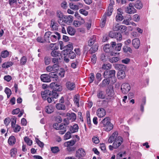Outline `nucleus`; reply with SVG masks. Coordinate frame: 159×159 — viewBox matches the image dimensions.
I'll use <instances>...</instances> for the list:
<instances>
[{"instance_id": "1", "label": "nucleus", "mask_w": 159, "mask_h": 159, "mask_svg": "<svg viewBox=\"0 0 159 159\" xmlns=\"http://www.w3.org/2000/svg\"><path fill=\"white\" fill-rule=\"evenodd\" d=\"M51 88V90L48 89L45 90L41 92V95L43 98L45 99L48 96L52 95L55 98H56L58 96L57 92H60L62 90L61 86L55 83H52L50 84Z\"/></svg>"}, {"instance_id": "2", "label": "nucleus", "mask_w": 159, "mask_h": 159, "mask_svg": "<svg viewBox=\"0 0 159 159\" xmlns=\"http://www.w3.org/2000/svg\"><path fill=\"white\" fill-rule=\"evenodd\" d=\"M102 127H104L103 129L107 131H109L113 128V125L110 121L109 117H106L103 119L100 122Z\"/></svg>"}, {"instance_id": "3", "label": "nucleus", "mask_w": 159, "mask_h": 159, "mask_svg": "<svg viewBox=\"0 0 159 159\" xmlns=\"http://www.w3.org/2000/svg\"><path fill=\"white\" fill-rule=\"evenodd\" d=\"M110 37L111 39H115L116 40H121L122 35L120 33L115 32L114 33L112 31H110L108 36L107 34H105L103 36V40H108Z\"/></svg>"}, {"instance_id": "4", "label": "nucleus", "mask_w": 159, "mask_h": 159, "mask_svg": "<svg viewBox=\"0 0 159 159\" xmlns=\"http://www.w3.org/2000/svg\"><path fill=\"white\" fill-rule=\"evenodd\" d=\"M111 46L109 44H107L104 46L103 49L104 51L107 53H110L111 56H115L116 53L113 52L114 48L116 45V43L112 42L111 43Z\"/></svg>"}, {"instance_id": "5", "label": "nucleus", "mask_w": 159, "mask_h": 159, "mask_svg": "<svg viewBox=\"0 0 159 159\" xmlns=\"http://www.w3.org/2000/svg\"><path fill=\"white\" fill-rule=\"evenodd\" d=\"M56 35L52 34V33L50 31H48L45 33L44 34L45 40H54L57 39L59 40L61 38L60 34L57 32L55 34Z\"/></svg>"}, {"instance_id": "6", "label": "nucleus", "mask_w": 159, "mask_h": 159, "mask_svg": "<svg viewBox=\"0 0 159 159\" xmlns=\"http://www.w3.org/2000/svg\"><path fill=\"white\" fill-rule=\"evenodd\" d=\"M134 4L132 3H130L129 4V6L125 7V11L129 14H133L136 12V10L134 7Z\"/></svg>"}, {"instance_id": "7", "label": "nucleus", "mask_w": 159, "mask_h": 159, "mask_svg": "<svg viewBox=\"0 0 159 159\" xmlns=\"http://www.w3.org/2000/svg\"><path fill=\"white\" fill-rule=\"evenodd\" d=\"M53 73V75L54 76L56 75V74H54V72H51L50 73L49 75L48 74H43L41 75L40 79L41 81L44 82H49L51 81L50 79V76H51V75Z\"/></svg>"}, {"instance_id": "8", "label": "nucleus", "mask_w": 159, "mask_h": 159, "mask_svg": "<svg viewBox=\"0 0 159 159\" xmlns=\"http://www.w3.org/2000/svg\"><path fill=\"white\" fill-rule=\"evenodd\" d=\"M123 139L120 136L117 137L115 138L114 142L113 143L115 148H116L120 145L123 142Z\"/></svg>"}, {"instance_id": "9", "label": "nucleus", "mask_w": 159, "mask_h": 159, "mask_svg": "<svg viewBox=\"0 0 159 159\" xmlns=\"http://www.w3.org/2000/svg\"><path fill=\"white\" fill-rule=\"evenodd\" d=\"M130 86L128 83L123 84L121 87V90L122 93L124 94H126L129 91Z\"/></svg>"}, {"instance_id": "10", "label": "nucleus", "mask_w": 159, "mask_h": 159, "mask_svg": "<svg viewBox=\"0 0 159 159\" xmlns=\"http://www.w3.org/2000/svg\"><path fill=\"white\" fill-rule=\"evenodd\" d=\"M115 73L116 71L114 70H105L103 76L104 78L110 79V78L114 76Z\"/></svg>"}, {"instance_id": "11", "label": "nucleus", "mask_w": 159, "mask_h": 159, "mask_svg": "<svg viewBox=\"0 0 159 159\" xmlns=\"http://www.w3.org/2000/svg\"><path fill=\"white\" fill-rule=\"evenodd\" d=\"M66 86L67 89L70 91L75 90V84L70 81H68L66 83Z\"/></svg>"}, {"instance_id": "12", "label": "nucleus", "mask_w": 159, "mask_h": 159, "mask_svg": "<svg viewBox=\"0 0 159 159\" xmlns=\"http://www.w3.org/2000/svg\"><path fill=\"white\" fill-rule=\"evenodd\" d=\"M96 113L98 117H102L106 115V112L104 109L103 108H99L97 110Z\"/></svg>"}, {"instance_id": "13", "label": "nucleus", "mask_w": 159, "mask_h": 159, "mask_svg": "<svg viewBox=\"0 0 159 159\" xmlns=\"http://www.w3.org/2000/svg\"><path fill=\"white\" fill-rule=\"evenodd\" d=\"M84 149L82 148H79L76 152V157H84L85 155Z\"/></svg>"}, {"instance_id": "14", "label": "nucleus", "mask_w": 159, "mask_h": 159, "mask_svg": "<svg viewBox=\"0 0 159 159\" xmlns=\"http://www.w3.org/2000/svg\"><path fill=\"white\" fill-rule=\"evenodd\" d=\"M110 82V79L106 78L102 80V82L99 84V86L101 88L106 87L109 84Z\"/></svg>"}, {"instance_id": "15", "label": "nucleus", "mask_w": 159, "mask_h": 159, "mask_svg": "<svg viewBox=\"0 0 159 159\" xmlns=\"http://www.w3.org/2000/svg\"><path fill=\"white\" fill-rule=\"evenodd\" d=\"M56 16L59 18L58 22L60 24H61L63 22V14L60 11H57L56 12Z\"/></svg>"}, {"instance_id": "16", "label": "nucleus", "mask_w": 159, "mask_h": 159, "mask_svg": "<svg viewBox=\"0 0 159 159\" xmlns=\"http://www.w3.org/2000/svg\"><path fill=\"white\" fill-rule=\"evenodd\" d=\"M117 78L119 79H122L125 77V71L122 70H120L117 73Z\"/></svg>"}, {"instance_id": "17", "label": "nucleus", "mask_w": 159, "mask_h": 159, "mask_svg": "<svg viewBox=\"0 0 159 159\" xmlns=\"http://www.w3.org/2000/svg\"><path fill=\"white\" fill-rule=\"evenodd\" d=\"M106 93L108 96H112L114 94V91L112 86L108 87L106 90Z\"/></svg>"}, {"instance_id": "18", "label": "nucleus", "mask_w": 159, "mask_h": 159, "mask_svg": "<svg viewBox=\"0 0 159 159\" xmlns=\"http://www.w3.org/2000/svg\"><path fill=\"white\" fill-rule=\"evenodd\" d=\"M45 111L46 113L51 114L54 111V107L52 105L50 104L46 107Z\"/></svg>"}, {"instance_id": "19", "label": "nucleus", "mask_w": 159, "mask_h": 159, "mask_svg": "<svg viewBox=\"0 0 159 159\" xmlns=\"http://www.w3.org/2000/svg\"><path fill=\"white\" fill-rule=\"evenodd\" d=\"M79 126L78 125L75 124L73 126H71L70 127V130L72 133L77 132L78 131Z\"/></svg>"}, {"instance_id": "20", "label": "nucleus", "mask_w": 159, "mask_h": 159, "mask_svg": "<svg viewBox=\"0 0 159 159\" xmlns=\"http://www.w3.org/2000/svg\"><path fill=\"white\" fill-rule=\"evenodd\" d=\"M58 24L54 20H52L51 21V28L52 30H57L58 29Z\"/></svg>"}, {"instance_id": "21", "label": "nucleus", "mask_w": 159, "mask_h": 159, "mask_svg": "<svg viewBox=\"0 0 159 159\" xmlns=\"http://www.w3.org/2000/svg\"><path fill=\"white\" fill-rule=\"evenodd\" d=\"M62 61V57H53L52 59V62L54 64H59Z\"/></svg>"}, {"instance_id": "22", "label": "nucleus", "mask_w": 159, "mask_h": 159, "mask_svg": "<svg viewBox=\"0 0 159 159\" xmlns=\"http://www.w3.org/2000/svg\"><path fill=\"white\" fill-rule=\"evenodd\" d=\"M118 135V133L117 132H114L112 135L109 137L108 140V142L109 143H112L115 140V138H116Z\"/></svg>"}, {"instance_id": "23", "label": "nucleus", "mask_w": 159, "mask_h": 159, "mask_svg": "<svg viewBox=\"0 0 159 159\" xmlns=\"http://www.w3.org/2000/svg\"><path fill=\"white\" fill-rule=\"evenodd\" d=\"M98 43H95L94 45L90 48L89 52L91 54L95 53L98 50Z\"/></svg>"}, {"instance_id": "24", "label": "nucleus", "mask_w": 159, "mask_h": 159, "mask_svg": "<svg viewBox=\"0 0 159 159\" xmlns=\"http://www.w3.org/2000/svg\"><path fill=\"white\" fill-rule=\"evenodd\" d=\"M51 56L54 57H62L61 54L59 51L53 50L51 53Z\"/></svg>"}, {"instance_id": "25", "label": "nucleus", "mask_w": 159, "mask_h": 159, "mask_svg": "<svg viewBox=\"0 0 159 159\" xmlns=\"http://www.w3.org/2000/svg\"><path fill=\"white\" fill-rule=\"evenodd\" d=\"M16 142L15 137L13 136H10L8 139V142L10 145L12 146L14 145Z\"/></svg>"}, {"instance_id": "26", "label": "nucleus", "mask_w": 159, "mask_h": 159, "mask_svg": "<svg viewBox=\"0 0 159 159\" xmlns=\"http://www.w3.org/2000/svg\"><path fill=\"white\" fill-rule=\"evenodd\" d=\"M56 108L58 110H65L66 109L65 106L61 103H57L56 104Z\"/></svg>"}, {"instance_id": "27", "label": "nucleus", "mask_w": 159, "mask_h": 159, "mask_svg": "<svg viewBox=\"0 0 159 159\" xmlns=\"http://www.w3.org/2000/svg\"><path fill=\"white\" fill-rule=\"evenodd\" d=\"M67 31L69 34L73 35L75 33V30L71 26H69L67 29Z\"/></svg>"}, {"instance_id": "28", "label": "nucleus", "mask_w": 159, "mask_h": 159, "mask_svg": "<svg viewBox=\"0 0 159 159\" xmlns=\"http://www.w3.org/2000/svg\"><path fill=\"white\" fill-rule=\"evenodd\" d=\"M76 142V141H75L73 140H71L70 141L66 142L64 143V145L65 147L68 146H72L74 145L75 143Z\"/></svg>"}, {"instance_id": "29", "label": "nucleus", "mask_w": 159, "mask_h": 159, "mask_svg": "<svg viewBox=\"0 0 159 159\" xmlns=\"http://www.w3.org/2000/svg\"><path fill=\"white\" fill-rule=\"evenodd\" d=\"M97 97L99 98L104 99L105 97V95L104 91L99 90L97 92Z\"/></svg>"}, {"instance_id": "30", "label": "nucleus", "mask_w": 159, "mask_h": 159, "mask_svg": "<svg viewBox=\"0 0 159 159\" xmlns=\"http://www.w3.org/2000/svg\"><path fill=\"white\" fill-rule=\"evenodd\" d=\"M134 6L137 9H140L143 7L142 4L139 0H138L135 2Z\"/></svg>"}, {"instance_id": "31", "label": "nucleus", "mask_w": 159, "mask_h": 159, "mask_svg": "<svg viewBox=\"0 0 159 159\" xmlns=\"http://www.w3.org/2000/svg\"><path fill=\"white\" fill-rule=\"evenodd\" d=\"M132 44L135 48H139L140 45V40H132Z\"/></svg>"}, {"instance_id": "32", "label": "nucleus", "mask_w": 159, "mask_h": 159, "mask_svg": "<svg viewBox=\"0 0 159 159\" xmlns=\"http://www.w3.org/2000/svg\"><path fill=\"white\" fill-rule=\"evenodd\" d=\"M73 20V16H69L65 18L64 22L67 24L71 23Z\"/></svg>"}, {"instance_id": "33", "label": "nucleus", "mask_w": 159, "mask_h": 159, "mask_svg": "<svg viewBox=\"0 0 159 159\" xmlns=\"http://www.w3.org/2000/svg\"><path fill=\"white\" fill-rule=\"evenodd\" d=\"M111 67V65L110 63H107V64H104L102 66V69L103 70H107L110 69Z\"/></svg>"}, {"instance_id": "34", "label": "nucleus", "mask_w": 159, "mask_h": 159, "mask_svg": "<svg viewBox=\"0 0 159 159\" xmlns=\"http://www.w3.org/2000/svg\"><path fill=\"white\" fill-rule=\"evenodd\" d=\"M70 8L73 10H77L79 9V6L78 4H75L72 2L70 3Z\"/></svg>"}, {"instance_id": "35", "label": "nucleus", "mask_w": 159, "mask_h": 159, "mask_svg": "<svg viewBox=\"0 0 159 159\" xmlns=\"http://www.w3.org/2000/svg\"><path fill=\"white\" fill-rule=\"evenodd\" d=\"M123 50L124 52L126 53H131L132 52V50L131 48L127 46H125L123 47Z\"/></svg>"}, {"instance_id": "36", "label": "nucleus", "mask_w": 159, "mask_h": 159, "mask_svg": "<svg viewBox=\"0 0 159 159\" xmlns=\"http://www.w3.org/2000/svg\"><path fill=\"white\" fill-rule=\"evenodd\" d=\"M80 97L78 95H75L74 97V101L75 103L78 107H79V101Z\"/></svg>"}, {"instance_id": "37", "label": "nucleus", "mask_w": 159, "mask_h": 159, "mask_svg": "<svg viewBox=\"0 0 159 159\" xmlns=\"http://www.w3.org/2000/svg\"><path fill=\"white\" fill-rule=\"evenodd\" d=\"M27 58L25 56L22 57L20 60V66L24 65L27 61Z\"/></svg>"}, {"instance_id": "38", "label": "nucleus", "mask_w": 159, "mask_h": 159, "mask_svg": "<svg viewBox=\"0 0 159 159\" xmlns=\"http://www.w3.org/2000/svg\"><path fill=\"white\" fill-rule=\"evenodd\" d=\"M24 141L29 146H31L32 143V141L28 137L25 136L24 138Z\"/></svg>"}, {"instance_id": "39", "label": "nucleus", "mask_w": 159, "mask_h": 159, "mask_svg": "<svg viewBox=\"0 0 159 159\" xmlns=\"http://www.w3.org/2000/svg\"><path fill=\"white\" fill-rule=\"evenodd\" d=\"M67 116H69L70 119L72 121H75L76 119V114L74 113H69L68 115H67Z\"/></svg>"}, {"instance_id": "40", "label": "nucleus", "mask_w": 159, "mask_h": 159, "mask_svg": "<svg viewBox=\"0 0 159 159\" xmlns=\"http://www.w3.org/2000/svg\"><path fill=\"white\" fill-rule=\"evenodd\" d=\"M109 59V61L112 63H115L119 60V58L118 57H113Z\"/></svg>"}, {"instance_id": "41", "label": "nucleus", "mask_w": 159, "mask_h": 159, "mask_svg": "<svg viewBox=\"0 0 159 159\" xmlns=\"http://www.w3.org/2000/svg\"><path fill=\"white\" fill-rule=\"evenodd\" d=\"M12 128L13 129V131L16 133H17L19 132L21 129L20 126L17 125L13 126Z\"/></svg>"}, {"instance_id": "42", "label": "nucleus", "mask_w": 159, "mask_h": 159, "mask_svg": "<svg viewBox=\"0 0 159 159\" xmlns=\"http://www.w3.org/2000/svg\"><path fill=\"white\" fill-rule=\"evenodd\" d=\"M1 56L3 58H5L8 57L9 55V52L7 50H5L1 52Z\"/></svg>"}, {"instance_id": "43", "label": "nucleus", "mask_w": 159, "mask_h": 159, "mask_svg": "<svg viewBox=\"0 0 159 159\" xmlns=\"http://www.w3.org/2000/svg\"><path fill=\"white\" fill-rule=\"evenodd\" d=\"M5 92L7 95V98H9L11 93V89L8 88H6Z\"/></svg>"}, {"instance_id": "44", "label": "nucleus", "mask_w": 159, "mask_h": 159, "mask_svg": "<svg viewBox=\"0 0 159 159\" xmlns=\"http://www.w3.org/2000/svg\"><path fill=\"white\" fill-rule=\"evenodd\" d=\"M44 61L46 65H48L50 63V58L48 56H46L44 58Z\"/></svg>"}, {"instance_id": "45", "label": "nucleus", "mask_w": 159, "mask_h": 159, "mask_svg": "<svg viewBox=\"0 0 159 159\" xmlns=\"http://www.w3.org/2000/svg\"><path fill=\"white\" fill-rule=\"evenodd\" d=\"M116 20L117 21H121L123 19V16L121 14H118L116 17Z\"/></svg>"}, {"instance_id": "46", "label": "nucleus", "mask_w": 159, "mask_h": 159, "mask_svg": "<svg viewBox=\"0 0 159 159\" xmlns=\"http://www.w3.org/2000/svg\"><path fill=\"white\" fill-rule=\"evenodd\" d=\"M10 153L11 157H15L17 153V149L16 148L11 149L10 151Z\"/></svg>"}, {"instance_id": "47", "label": "nucleus", "mask_w": 159, "mask_h": 159, "mask_svg": "<svg viewBox=\"0 0 159 159\" xmlns=\"http://www.w3.org/2000/svg\"><path fill=\"white\" fill-rule=\"evenodd\" d=\"M68 57L70 59H74L76 57V54L74 52L70 51L68 54Z\"/></svg>"}, {"instance_id": "48", "label": "nucleus", "mask_w": 159, "mask_h": 159, "mask_svg": "<svg viewBox=\"0 0 159 159\" xmlns=\"http://www.w3.org/2000/svg\"><path fill=\"white\" fill-rule=\"evenodd\" d=\"M51 150L52 152L55 153L58 152L59 151V149L58 147H54L51 148Z\"/></svg>"}, {"instance_id": "49", "label": "nucleus", "mask_w": 159, "mask_h": 159, "mask_svg": "<svg viewBox=\"0 0 159 159\" xmlns=\"http://www.w3.org/2000/svg\"><path fill=\"white\" fill-rule=\"evenodd\" d=\"M122 46V44L121 43L116 44L115 45V50L116 51H119L120 50Z\"/></svg>"}, {"instance_id": "50", "label": "nucleus", "mask_w": 159, "mask_h": 159, "mask_svg": "<svg viewBox=\"0 0 159 159\" xmlns=\"http://www.w3.org/2000/svg\"><path fill=\"white\" fill-rule=\"evenodd\" d=\"M35 141L37 143L40 147L42 148L43 147L44 145V143L40 141L37 138H35Z\"/></svg>"}, {"instance_id": "51", "label": "nucleus", "mask_w": 159, "mask_h": 159, "mask_svg": "<svg viewBox=\"0 0 159 159\" xmlns=\"http://www.w3.org/2000/svg\"><path fill=\"white\" fill-rule=\"evenodd\" d=\"M66 125L65 124H63V123H61L59 125L58 128H57V130L65 129L66 127Z\"/></svg>"}, {"instance_id": "52", "label": "nucleus", "mask_w": 159, "mask_h": 159, "mask_svg": "<svg viewBox=\"0 0 159 159\" xmlns=\"http://www.w3.org/2000/svg\"><path fill=\"white\" fill-rule=\"evenodd\" d=\"M59 64H54L52 66L53 70V71H56L59 69Z\"/></svg>"}, {"instance_id": "53", "label": "nucleus", "mask_w": 159, "mask_h": 159, "mask_svg": "<svg viewBox=\"0 0 159 159\" xmlns=\"http://www.w3.org/2000/svg\"><path fill=\"white\" fill-rule=\"evenodd\" d=\"M108 58V56L104 54H102L101 55V59L103 61H107Z\"/></svg>"}, {"instance_id": "54", "label": "nucleus", "mask_w": 159, "mask_h": 159, "mask_svg": "<svg viewBox=\"0 0 159 159\" xmlns=\"http://www.w3.org/2000/svg\"><path fill=\"white\" fill-rule=\"evenodd\" d=\"M71 138L70 133L69 132H67L64 135V138L65 140H67L70 139Z\"/></svg>"}, {"instance_id": "55", "label": "nucleus", "mask_w": 159, "mask_h": 159, "mask_svg": "<svg viewBox=\"0 0 159 159\" xmlns=\"http://www.w3.org/2000/svg\"><path fill=\"white\" fill-rule=\"evenodd\" d=\"M120 25L118 24L115 25L113 27V30L115 31L120 30Z\"/></svg>"}, {"instance_id": "56", "label": "nucleus", "mask_w": 159, "mask_h": 159, "mask_svg": "<svg viewBox=\"0 0 159 159\" xmlns=\"http://www.w3.org/2000/svg\"><path fill=\"white\" fill-rule=\"evenodd\" d=\"M47 100L48 102L50 103L52 102V101H54L53 99L54 98H55L54 97H53V96L52 95L51 96H48L46 97H47Z\"/></svg>"}, {"instance_id": "57", "label": "nucleus", "mask_w": 159, "mask_h": 159, "mask_svg": "<svg viewBox=\"0 0 159 159\" xmlns=\"http://www.w3.org/2000/svg\"><path fill=\"white\" fill-rule=\"evenodd\" d=\"M133 20L135 21L138 22L140 20L139 16L137 14H135L134 15Z\"/></svg>"}, {"instance_id": "58", "label": "nucleus", "mask_w": 159, "mask_h": 159, "mask_svg": "<svg viewBox=\"0 0 159 159\" xmlns=\"http://www.w3.org/2000/svg\"><path fill=\"white\" fill-rule=\"evenodd\" d=\"M127 28L126 26L123 25H120V30L121 32H125Z\"/></svg>"}, {"instance_id": "59", "label": "nucleus", "mask_w": 159, "mask_h": 159, "mask_svg": "<svg viewBox=\"0 0 159 159\" xmlns=\"http://www.w3.org/2000/svg\"><path fill=\"white\" fill-rule=\"evenodd\" d=\"M94 79V75L93 73H91L90 74V77H89V83H92Z\"/></svg>"}, {"instance_id": "60", "label": "nucleus", "mask_w": 159, "mask_h": 159, "mask_svg": "<svg viewBox=\"0 0 159 159\" xmlns=\"http://www.w3.org/2000/svg\"><path fill=\"white\" fill-rule=\"evenodd\" d=\"M79 11L80 13L85 16H87L88 14V12L86 10L83 9H80Z\"/></svg>"}, {"instance_id": "61", "label": "nucleus", "mask_w": 159, "mask_h": 159, "mask_svg": "<svg viewBox=\"0 0 159 159\" xmlns=\"http://www.w3.org/2000/svg\"><path fill=\"white\" fill-rule=\"evenodd\" d=\"M93 142L95 144H98L99 142V140L98 138L94 137L92 138Z\"/></svg>"}, {"instance_id": "62", "label": "nucleus", "mask_w": 159, "mask_h": 159, "mask_svg": "<svg viewBox=\"0 0 159 159\" xmlns=\"http://www.w3.org/2000/svg\"><path fill=\"white\" fill-rule=\"evenodd\" d=\"M146 100L145 99H143V103L140 105V110L142 112H143L144 111V105L145 104Z\"/></svg>"}, {"instance_id": "63", "label": "nucleus", "mask_w": 159, "mask_h": 159, "mask_svg": "<svg viewBox=\"0 0 159 159\" xmlns=\"http://www.w3.org/2000/svg\"><path fill=\"white\" fill-rule=\"evenodd\" d=\"M96 57L95 54L92 56L91 61L93 64H95L96 63Z\"/></svg>"}, {"instance_id": "64", "label": "nucleus", "mask_w": 159, "mask_h": 159, "mask_svg": "<svg viewBox=\"0 0 159 159\" xmlns=\"http://www.w3.org/2000/svg\"><path fill=\"white\" fill-rule=\"evenodd\" d=\"M4 79L5 80L7 81V82H9L11 79V77L9 75H5L4 76Z\"/></svg>"}]
</instances>
